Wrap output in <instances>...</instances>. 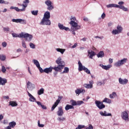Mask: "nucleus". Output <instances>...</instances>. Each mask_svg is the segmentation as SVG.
Wrapping results in <instances>:
<instances>
[{"mask_svg":"<svg viewBox=\"0 0 129 129\" xmlns=\"http://www.w3.org/2000/svg\"><path fill=\"white\" fill-rule=\"evenodd\" d=\"M70 20H72L69 23L70 25L71 26V31L73 35H76L75 31H77V30H80V29H81V26L80 25H78V23L75 22V21H76V18H75V17L72 16V18L70 19Z\"/></svg>","mask_w":129,"mask_h":129,"instance_id":"nucleus-1","label":"nucleus"},{"mask_svg":"<svg viewBox=\"0 0 129 129\" xmlns=\"http://www.w3.org/2000/svg\"><path fill=\"white\" fill-rule=\"evenodd\" d=\"M62 58L61 57H58L56 60V63L57 64V67H55L53 68V70L55 71H61L62 69L65 67V62L64 61H62Z\"/></svg>","mask_w":129,"mask_h":129,"instance_id":"nucleus-2","label":"nucleus"},{"mask_svg":"<svg viewBox=\"0 0 129 129\" xmlns=\"http://www.w3.org/2000/svg\"><path fill=\"white\" fill-rule=\"evenodd\" d=\"M20 38H24L26 41L31 42L33 39V36L31 34H29L28 33H24V32H22L20 34Z\"/></svg>","mask_w":129,"mask_h":129,"instance_id":"nucleus-3","label":"nucleus"},{"mask_svg":"<svg viewBox=\"0 0 129 129\" xmlns=\"http://www.w3.org/2000/svg\"><path fill=\"white\" fill-rule=\"evenodd\" d=\"M126 61H127V58H124L114 63V66H116V67H119L120 66H122L123 64H125V63H126Z\"/></svg>","mask_w":129,"mask_h":129,"instance_id":"nucleus-4","label":"nucleus"},{"mask_svg":"<svg viewBox=\"0 0 129 129\" xmlns=\"http://www.w3.org/2000/svg\"><path fill=\"white\" fill-rule=\"evenodd\" d=\"M40 25L43 26H51V20L48 19L42 18L40 23Z\"/></svg>","mask_w":129,"mask_h":129,"instance_id":"nucleus-5","label":"nucleus"},{"mask_svg":"<svg viewBox=\"0 0 129 129\" xmlns=\"http://www.w3.org/2000/svg\"><path fill=\"white\" fill-rule=\"evenodd\" d=\"M95 103L98 108L100 109H103V108H105V105L103 104V103L100 102V101L96 100Z\"/></svg>","mask_w":129,"mask_h":129,"instance_id":"nucleus-6","label":"nucleus"},{"mask_svg":"<svg viewBox=\"0 0 129 129\" xmlns=\"http://www.w3.org/2000/svg\"><path fill=\"white\" fill-rule=\"evenodd\" d=\"M12 22L13 23H20V24H22L23 25H26L27 24V21L25 19H12Z\"/></svg>","mask_w":129,"mask_h":129,"instance_id":"nucleus-7","label":"nucleus"},{"mask_svg":"<svg viewBox=\"0 0 129 129\" xmlns=\"http://www.w3.org/2000/svg\"><path fill=\"white\" fill-rule=\"evenodd\" d=\"M35 84L32 83V82L28 81L27 82V88L30 91H32L35 89Z\"/></svg>","mask_w":129,"mask_h":129,"instance_id":"nucleus-8","label":"nucleus"},{"mask_svg":"<svg viewBox=\"0 0 129 129\" xmlns=\"http://www.w3.org/2000/svg\"><path fill=\"white\" fill-rule=\"evenodd\" d=\"M121 117L122 119L126 121L128 119V113H127V112L124 111L121 113Z\"/></svg>","mask_w":129,"mask_h":129,"instance_id":"nucleus-9","label":"nucleus"},{"mask_svg":"<svg viewBox=\"0 0 129 129\" xmlns=\"http://www.w3.org/2000/svg\"><path fill=\"white\" fill-rule=\"evenodd\" d=\"M118 82L119 84L122 85H125L128 82V80L126 79H122L121 78L118 79Z\"/></svg>","mask_w":129,"mask_h":129,"instance_id":"nucleus-10","label":"nucleus"},{"mask_svg":"<svg viewBox=\"0 0 129 129\" xmlns=\"http://www.w3.org/2000/svg\"><path fill=\"white\" fill-rule=\"evenodd\" d=\"M53 69L54 68L53 67H50L49 68H46L43 70L44 73H46V74H49V73H51L52 71H53Z\"/></svg>","mask_w":129,"mask_h":129,"instance_id":"nucleus-11","label":"nucleus"},{"mask_svg":"<svg viewBox=\"0 0 129 129\" xmlns=\"http://www.w3.org/2000/svg\"><path fill=\"white\" fill-rule=\"evenodd\" d=\"M88 55L89 56L90 59H93L94 56H95L96 55L95 52L91 50H88Z\"/></svg>","mask_w":129,"mask_h":129,"instance_id":"nucleus-12","label":"nucleus"},{"mask_svg":"<svg viewBox=\"0 0 129 129\" xmlns=\"http://www.w3.org/2000/svg\"><path fill=\"white\" fill-rule=\"evenodd\" d=\"M10 9V10H15L16 12H25L26 11L25 8L20 9L19 8L14 6H11Z\"/></svg>","mask_w":129,"mask_h":129,"instance_id":"nucleus-13","label":"nucleus"},{"mask_svg":"<svg viewBox=\"0 0 129 129\" xmlns=\"http://www.w3.org/2000/svg\"><path fill=\"white\" fill-rule=\"evenodd\" d=\"M27 92L28 93V96L30 97L29 99V101H30L31 102H34V101H36V98L33 97V95H32V94H31V93L29 92V91H27Z\"/></svg>","mask_w":129,"mask_h":129,"instance_id":"nucleus-14","label":"nucleus"},{"mask_svg":"<svg viewBox=\"0 0 129 129\" xmlns=\"http://www.w3.org/2000/svg\"><path fill=\"white\" fill-rule=\"evenodd\" d=\"M78 65H79V68H78L79 71H84L86 67L85 66H83V65H82V63H81V61H80V60L78 61Z\"/></svg>","mask_w":129,"mask_h":129,"instance_id":"nucleus-15","label":"nucleus"},{"mask_svg":"<svg viewBox=\"0 0 129 129\" xmlns=\"http://www.w3.org/2000/svg\"><path fill=\"white\" fill-rule=\"evenodd\" d=\"M58 27L60 30H65V31L70 30L69 28L64 26V25L61 23L58 24Z\"/></svg>","mask_w":129,"mask_h":129,"instance_id":"nucleus-16","label":"nucleus"},{"mask_svg":"<svg viewBox=\"0 0 129 129\" xmlns=\"http://www.w3.org/2000/svg\"><path fill=\"white\" fill-rule=\"evenodd\" d=\"M57 114L58 116H62V115L64 114V112L63 111V109H62L61 106L58 107V110L57 112Z\"/></svg>","mask_w":129,"mask_h":129,"instance_id":"nucleus-17","label":"nucleus"},{"mask_svg":"<svg viewBox=\"0 0 129 129\" xmlns=\"http://www.w3.org/2000/svg\"><path fill=\"white\" fill-rule=\"evenodd\" d=\"M99 113L100 115H101L102 116H112V115L111 114V113H109L107 114V112H106V111H104V113L102 111H100Z\"/></svg>","mask_w":129,"mask_h":129,"instance_id":"nucleus-18","label":"nucleus"},{"mask_svg":"<svg viewBox=\"0 0 129 129\" xmlns=\"http://www.w3.org/2000/svg\"><path fill=\"white\" fill-rule=\"evenodd\" d=\"M99 66L102 68V69H104V70H109L110 68H111V65H107V66H104L102 64H100Z\"/></svg>","mask_w":129,"mask_h":129,"instance_id":"nucleus-19","label":"nucleus"},{"mask_svg":"<svg viewBox=\"0 0 129 129\" xmlns=\"http://www.w3.org/2000/svg\"><path fill=\"white\" fill-rule=\"evenodd\" d=\"M75 93L77 95H79L81 93H85V90L84 89H77L75 90Z\"/></svg>","mask_w":129,"mask_h":129,"instance_id":"nucleus-20","label":"nucleus"},{"mask_svg":"<svg viewBox=\"0 0 129 129\" xmlns=\"http://www.w3.org/2000/svg\"><path fill=\"white\" fill-rule=\"evenodd\" d=\"M50 18H51V15L50 14V12L49 11H46L43 15V17L42 19H50Z\"/></svg>","mask_w":129,"mask_h":129,"instance_id":"nucleus-21","label":"nucleus"},{"mask_svg":"<svg viewBox=\"0 0 129 129\" xmlns=\"http://www.w3.org/2000/svg\"><path fill=\"white\" fill-rule=\"evenodd\" d=\"M8 82V81L5 78H3L0 77V85H6V83Z\"/></svg>","mask_w":129,"mask_h":129,"instance_id":"nucleus-22","label":"nucleus"},{"mask_svg":"<svg viewBox=\"0 0 129 129\" xmlns=\"http://www.w3.org/2000/svg\"><path fill=\"white\" fill-rule=\"evenodd\" d=\"M97 57H98V58H103V57H104V52H103V51H100L97 54Z\"/></svg>","mask_w":129,"mask_h":129,"instance_id":"nucleus-23","label":"nucleus"},{"mask_svg":"<svg viewBox=\"0 0 129 129\" xmlns=\"http://www.w3.org/2000/svg\"><path fill=\"white\" fill-rule=\"evenodd\" d=\"M3 31L5 33H10L11 34V28H10V27L7 26L5 27H3Z\"/></svg>","mask_w":129,"mask_h":129,"instance_id":"nucleus-24","label":"nucleus"},{"mask_svg":"<svg viewBox=\"0 0 129 129\" xmlns=\"http://www.w3.org/2000/svg\"><path fill=\"white\" fill-rule=\"evenodd\" d=\"M9 105H11L12 107H15L16 106H18V103H17V102L16 101H11L9 102Z\"/></svg>","mask_w":129,"mask_h":129,"instance_id":"nucleus-25","label":"nucleus"},{"mask_svg":"<svg viewBox=\"0 0 129 129\" xmlns=\"http://www.w3.org/2000/svg\"><path fill=\"white\" fill-rule=\"evenodd\" d=\"M84 87L85 88H87L88 89H90L93 87V85L89 84H84L83 85Z\"/></svg>","mask_w":129,"mask_h":129,"instance_id":"nucleus-26","label":"nucleus"},{"mask_svg":"<svg viewBox=\"0 0 129 129\" xmlns=\"http://www.w3.org/2000/svg\"><path fill=\"white\" fill-rule=\"evenodd\" d=\"M66 110H69V109H74V107L71 105L67 104L65 107Z\"/></svg>","mask_w":129,"mask_h":129,"instance_id":"nucleus-27","label":"nucleus"},{"mask_svg":"<svg viewBox=\"0 0 129 129\" xmlns=\"http://www.w3.org/2000/svg\"><path fill=\"white\" fill-rule=\"evenodd\" d=\"M32 62L33 63H34V65L36 66V67H40V63L39 62L38 60L33 59Z\"/></svg>","mask_w":129,"mask_h":129,"instance_id":"nucleus-28","label":"nucleus"},{"mask_svg":"<svg viewBox=\"0 0 129 129\" xmlns=\"http://www.w3.org/2000/svg\"><path fill=\"white\" fill-rule=\"evenodd\" d=\"M102 102H105L106 103H109V104H110L111 103V100L107 98H105Z\"/></svg>","mask_w":129,"mask_h":129,"instance_id":"nucleus-29","label":"nucleus"},{"mask_svg":"<svg viewBox=\"0 0 129 129\" xmlns=\"http://www.w3.org/2000/svg\"><path fill=\"white\" fill-rule=\"evenodd\" d=\"M106 8H107L108 9H109L110 8H116V4H108L106 5Z\"/></svg>","mask_w":129,"mask_h":129,"instance_id":"nucleus-30","label":"nucleus"},{"mask_svg":"<svg viewBox=\"0 0 129 129\" xmlns=\"http://www.w3.org/2000/svg\"><path fill=\"white\" fill-rule=\"evenodd\" d=\"M12 35V37L13 38H19L20 37V35L19 34H17V33H14V31H11V33Z\"/></svg>","mask_w":129,"mask_h":129,"instance_id":"nucleus-31","label":"nucleus"},{"mask_svg":"<svg viewBox=\"0 0 129 129\" xmlns=\"http://www.w3.org/2000/svg\"><path fill=\"white\" fill-rule=\"evenodd\" d=\"M56 51L59 52L61 54H64V52H65L66 49L62 48H56Z\"/></svg>","mask_w":129,"mask_h":129,"instance_id":"nucleus-32","label":"nucleus"},{"mask_svg":"<svg viewBox=\"0 0 129 129\" xmlns=\"http://www.w3.org/2000/svg\"><path fill=\"white\" fill-rule=\"evenodd\" d=\"M69 73V68L68 67H65L64 68V71L60 73V74H64L65 73Z\"/></svg>","mask_w":129,"mask_h":129,"instance_id":"nucleus-33","label":"nucleus"},{"mask_svg":"<svg viewBox=\"0 0 129 129\" xmlns=\"http://www.w3.org/2000/svg\"><path fill=\"white\" fill-rule=\"evenodd\" d=\"M59 104L56 102H55L54 104L52 105V107H51V111H53V110H54V109H55V108H56V107H57V106H58Z\"/></svg>","mask_w":129,"mask_h":129,"instance_id":"nucleus-34","label":"nucleus"},{"mask_svg":"<svg viewBox=\"0 0 129 129\" xmlns=\"http://www.w3.org/2000/svg\"><path fill=\"white\" fill-rule=\"evenodd\" d=\"M98 86H101V85H104L105 84V82L104 81H98L96 83Z\"/></svg>","mask_w":129,"mask_h":129,"instance_id":"nucleus-35","label":"nucleus"},{"mask_svg":"<svg viewBox=\"0 0 129 129\" xmlns=\"http://www.w3.org/2000/svg\"><path fill=\"white\" fill-rule=\"evenodd\" d=\"M16 124H17V123H16V122L14 121L9 123V125H10V126H11V127L12 128H14V126H16Z\"/></svg>","mask_w":129,"mask_h":129,"instance_id":"nucleus-36","label":"nucleus"},{"mask_svg":"<svg viewBox=\"0 0 129 129\" xmlns=\"http://www.w3.org/2000/svg\"><path fill=\"white\" fill-rule=\"evenodd\" d=\"M44 93V88H41L38 91L37 94L41 95Z\"/></svg>","mask_w":129,"mask_h":129,"instance_id":"nucleus-37","label":"nucleus"},{"mask_svg":"<svg viewBox=\"0 0 129 129\" xmlns=\"http://www.w3.org/2000/svg\"><path fill=\"white\" fill-rule=\"evenodd\" d=\"M117 31H118L119 33L120 34V33H121L122 31V27L119 25H118L117 26Z\"/></svg>","mask_w":129,"mask_h":129,"instance_id":"nucleus-38","label":"nucleus"},{"mask_svg":"<svg viewBox=\"0 0 129 129\" xmlns=\"http://www.w3.org/2000/svg\"><path fill=\"white\" fill-rule=\"evenodd\" d=\"M47 10H48V11H52V10H54V7L52 5V4L49 5L47 6Z\"/></svg>","mask_w":129,"mask_h":129,"instance_id":"nucleus-39","label":"nucleus"},{"mask_svg":"<svg viewBox=\"0 0 129 129\" xmlns=\"http://www.w3.org/2000/svg\"><path fill=\"white\" fill-rule=\"evenodd\" d=\"M45 4L48 7V6L52 5V2H51V1H50V0H47L45 2Z\"/></svg>","mask_w":129,"mask_h":129,"instance_id":"nucleus-40","label":"nucleus"},{"mask_svg":"<svg viewBox=\"0 0 129 129\" xmlns=\"http://www.w3.org/2000/svg\"><path fill=\"white\" fill-rule=\"evenodd\" d=\"M39 12V11L38 10H36V11H31V14L32 15H33V16H38V13Z\"/></svg>","mask_w":129,"mask_h":129,"instance_id":"nucleus-41","label":"nucleus"},{"mask_svg":"<svg viewBox=\"0 0 129 129\" xmlns=\"http://www.w3.org/2000/svg\"><path fill=\"white\" fill-rule=\"evenodd\" d=\"M0 60H1V61H5V60H6V55L0 54Z\"/></svg>","mask_w":129,"mask_h":129,"instance_id":"nucleus-42","label":"nucleus"},{"mask_svg":"<svg viewBox=\"0 0 129 129\" xmlns=\"http://www.w3.org/2000/svg\"><path fill=\"white\" fill-rule=\"evenodd\" d=\"M71 103H72V106H75L76 105H77V102H76L75 100H71Z\"/></svg>","mask_w":129,"mask_h":129,"instance_id":"nucleus-43","label":"nucleus"},{"mask_svg":"<svg viewBox=\"0 0 129 129\" xmlns=\"http://www.w3.org/2000/svg\"><path fill=\"white\" fill-rule=\"evenodd\" d=\"M112 34L113 35H117L118 34H119V32H118L117 29H114L112 31Z\"/></svg>","mask_w":129,"mask_h":129,"instance_id":"nucleus-44","label":"nucleus"},{"mask_svg":"<svg viewBox=\"0 0 129 129\" xmlns=\"http://www.w3.org/2000/svg\"><path fill=\"white\" fill-rule=\"evenodd\" d=\"M1 71L3 73H6V72H7V69H6V67H5V66H2Z\"/></svg>","mask_w":129,"mask_h":129,"instance_id":"nucleus-45","label":"nucleus"},{"mask_svg":"<svg viewBox=\"0 0 129 129\" xmlns=\"http://www.w3.org/2000/svg\"><path fill=\"white\" fill-rule=\"evenodd\" d=\"M29 46L31 49H35L36 48V45H35V44L32 42L29 43Z\"/></svg>","mask_w":129,"mask_h":129,"instance_id":"nucleus-46","label":"nucleus"},{"mask_svg":"<svg viewBox=\"0 0 129 129\" xmlns=\"http://www.w3.org/2000/svg\"><path fill=\"white\" fill-rule=\"evenodd\" d=\"M57 120L58 121H64V120H66V118L65 117H58L57 118Z\"/></svg>","mask_w":129,"mask_h":129,"instance_id":"nucleus-47","label":"nucleus"},{"mask_svg":"<svg viewBox=\"0 0 129 129\" xmlns=\"http://www.w3.org/2000/svg\"><path fill=\"white\" fill-rule=\"evenodd\" d=\"M116 93L114 92L112 94H110L109 97L110 98L112 99V98H114L113 96H116Z\"/></svg>","mask_w":129,"mask_h":129,"instance_id":"nucleus-48","label":"nucleus"},{"mask_svg":"<svg viewBox=\"0 0 129 129\" xmlns=\"http://www.w3.org/2000/svg\"><path fill=\"white\" fill-rule=\"evenodd\" d=\"M22 46L23 48H27V45L26 44V42H25V41H22Z\"/></svg>","mask_w":129,"mask_h":129,"instance_id":"nucleus-49","label":"nucleus"},{"mask_svg":"<svg viewBox=\"0 0 129 129\" xmlns=\"http://www.w3.org/2000/svg\"><path fill=\"white\" fill-rule=\"evenodd\" d=\"M62 98H63V97L59 96L58 98L56 100L55 102L59 104L60 101H61V99H62Z\"/></svg>","mask_w":129,"mask_h":129,"instance_id":"nucleus-50","label":"nucleus"},{"mask_svg":"<svg viewBox=\"0 0 129 129\" xmlns=\"http://www.w3.org/2000/svg\"><path fill=\"white\" fill-rule=\"evenodd\" d=\"M84 71L87 73V74H90V70H88L87 68H85L84 70Z\"/></svg>","mask_w":129,"mask_h":129,"instance_id":"nucleus-51","label":"nucleus"},{"mask_svg":"<svg viewBox=\"0 0 129 129\" xmlns=\"http://www.w3.org/2000/svg\"><path fill=\"white\" fill-rule=\"evenodd\" d=\"M84 127H85V125H79L76 129L84 128Z\"/></svg>","mask_w":129,"mask_h":129,"instance_id":"nucleus-52","label":"nucleus"},{"mask_svg":"<svg viewBox=\"0 0 129 129\" xmlns=\"http://www.w3.org/2000/svg\"><path fill=\"white\" fill-rule=\"evenodd\" d=\"M38 126H39V127H44V126H45V125L43 124H40V120H38Z\"/></svg>","mask_w":129,"mask_h":129,"instance_id":"nucleus-53","label":"nucleus"},{"mask_svg":"<svg viewBox=\"0 0 129 129\" xmlns=\"http://www.w3.org/2000/svg\"><path fill=\"white\" fill-rule=\"evenodd\" d=\"M83 103H84V102H83V101H78L77 102V105H81Z\"/></svg>","mask_w":129,"mask_h":129,"instance_id":"nucleus-54","label":"nucleus"},{"mask_svg":"<svg viewBox=\"0 0 129 129\" xmlns=\"http://www.w3.org/2000/svg\"><path fill=\"white\" fill-rule=\"evenodd\" d=\"M0 4H4L5 5H9V2H6L4 0H0Z\"/></svg>","mask_w":129,"mask_h":129,"instance_id":"nucleus-55","label":"nucleus"},{"mask_svg":"<svg viewBox=\"0 0 129 129\" xmlns=\"http://www.w3.org/2000/svg\"><path fill=\"white\" fill-rule=\"evenodd\" d=\"M123 6L122 5H116V8H118V9H120V10H122V9H123Z\"/></svg>","mask_w":129,"mask_h":129,"instance_id":"nucleus-56","label":"nucleus"},{"mask_svg":"<svg viewBox=\"0 0 129 129\" xmlns=\"http://www.w3.org/2000/svg\"><path fill=\"white\" fill-rule=\"evenodd\" d=\"M37 68H38V69H39L40 73H43V72H44V70H43V69H42V68H41V67L40 66Z\"/></svg>","mask_w":129,"mask_h":129,"instance_id":"nucleus-57","label":"nucleus"},{"mask_svg":"<svg viewBox=\"0 0 129 129\" xmlns=\"http://www.w3.org/2000/svg\"><path fill=\"white\" fill-rule=\"evenodd\" d=\"M30 1L29 0H25L23 1V4H25V5H28V4H29Z\"/></svg>","mask_w":129,"mask_h":129,"instance_id":"nucleus-58","label":"nucleus"},{"mask_svg":"<svg viewBox=\"0 0 129 129\" xmlns=\"http://www.w3.org/2000/svg\"><path fill=\"white\" fill-rule=\"evenodd\" d=\"M7 42H3L2 43V46H3V47H4V48H6V47H7Z\"/></svg>","mask_w":129,"mask_h":129,"instance_id":"nucleus-59","label":"nucleus"},{"mask_svg":"<svg viewBox=\"0 0 129 129\" xmlns=\"http://www.w3.org/2000/svg\"><path fill=\"white\" fill-rule=\"evenodd\" d=\"M105 17H106V15H105V13H104V12L101 15V18H102V19H105Z\"/></svg>","mask_w":129,"mask_h":129,"instance_id":"nucleus-60","label":"nucleus"},{"mask_svg":"<svg viewBox=\"0 0 129 129\" xmlns=\"http://www.w3.org/2000/svg\"><path fill=\"white\" fill-rule=\"evenodd\" d=\"M86 129H93V126L92 125L90 124L88 127H87Z\"/></svg>","mask_w":129,"mask_h":129,"instance_id":"nucleus-61","label":"nucleus"},{"mask_svg":"<svg viewBox=\"0 0 129 129\" xmlns=\"http://www.w3.org/2000/svg\"><path fill=\"white\" fill-rule=\"evenodd\" d=\"M37 103V104L38 105V106H41L42 105V103L40 101H35Z\"/></svg>","mask_w":129,"mask_h":129,"instance_id":"nucleus-62","label":"nucleus"},{"mask_svg":"<svg viewBox=\"0 0 129 129\" xmlns=\"http://www.w3.org/2000/svg\"><path fill=\"white\" fill-rule=\"evenodd\" d=\"M83 20L85 22H88V21H89V20L88 19V18L87 17H84Z\"/></svg>","mask_w":129,"mask_h":129,"instance_id":"nucleus-63","label":"nucleus"},{"mask_svg":"<svg viewBox=\"0 0 129 129\" xmlns=\"http://www.w3.org/2000/svg\"><path fill=\"white\" fill-rule=\"evenodd\" d=\"M41 107H42V109H47V107L44 105H41Z\"/></svg>","mask_w":129,"mask_h":129,"instance_id":"nucleus-64","label":"nucleus"}]
</instances>
